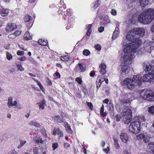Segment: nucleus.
<instances>
[{"label": "nucleus", "mask_w": 154, "mask_h": 154, "mask_svg": "<svg viewBox=\"0 0 154 154\" xmlns=\"http://www.w3.org/2000/svg\"><path fill=\"white\" fill-rule=\"evenodd\" d=\"M145 32L143 28H135L129 30L126 36V42L131 44L132 45L138 48L141 44V40L139 38L140 36H142Z\"/></svg>", "instance_id": "nucleus-1"}, {"label": "nucleus", "mask_w": 154, "mask_h": 154, "mask_svg": "<svg viewBox=\"0 0 154 154\" xmlns=\"http://www.w3.org/2000/svg\"><path fill=\"white\" fill-rule=\"evenodd\" d=\"M123 44L125 47L124 49L125 54L122 60V62L125 65H130L132 63L134 58V54L138 48H136L131 44H128V42H126L125 40L124 41Z\"/></svg>", "instance_id": "nucleus-2"}, {"label": "nucleus", "mask_w": 154, "mask_h": 154, "mask_svg": "<svg viewBox=\"0 0 154 154\" xmlns=\"http://www.w3.org/2000/svg\"><path fill=\"white\" fill-rule=\"evenodd\" d=\"M154 19V9L149 8L141 13L139 16V22L144 24L150 23Z\"/></svg>", "instance_id": "nucleus-3"}, {"label": "nucleus", "mask_w": 154, "mask_h": 154, "mask_svg": "<svg viewBox=\"0 0 154 154\" xmlns=\"http://www.w3.org/2000/svg\"><path fill=\"white\" fill-rule=\"evenodd\" d=\"M142 80L141 75H137L134 76L132 79L130 78L125 79L122 84L124 85H126L128 89L131 90L141 85Z\"/></svg>", "instance_id": "nucleus-4"}, {"label": "nucleus", "mask_w": 154, "mask_h": 154, "mask_svg": "<svg viewBox=\"0 0 154 154\" xmlns=\"http://www.w3.org/2000/svg\"><path fill=\"white\" fill-rule=\"evenodd\" d=\"M122 114V120L124 123L128 124L132 119V112L131 110L128 107L125 108L121 113Z\"/></svg>", "instance_id": "nucleus-5"}, {"label": "nucleus", "mask_w": 154, "mask_h": 154, "mask_svg": "<svg viewBox=\"0 0 154 154\" xmlns=\"http://www.w3.org/2000/svg\"><path fill=\"white\" fill-rule=\"evenodd\" d=\"M140 95L145 100L149 101H154V93L151 90L143 89L140 92Z\"/></svg>", "instance_id": "nucleus-6"}, {"label": "nucleus", "mask_w": 154, "mask_h": 154, "mask_svg": "<svg viewBox=\"0 0 154 154\" xmlns=\"http://www.w3.org/2000/svg\"><path fill=\"white\" fill-rule=\"evenodd\" d=\"M140 130V123L139 122L134 121L131 123L129 127L130 131L134 134L138 133Z\"/></svg>", "instance_id": "nucleus-7"}, {"label": "nucleus", "mask_w": 154, "mask_h": 154, "mask_svg": "<svg viewBox=\"0 0 154 154\" xmlns=\"http://www.w3.org/2000/svg\"><path fill=\"white\" fill-rule=\"evenodd\" d=\"M151 71L148 73L143 75L142 78V81L150 82L152 81L154 79V75Z\"/></svg>", "instance_id": "nucleus-8"}, {"label": "nucleus", "mask_w": 154, "mask_h": 154, "mask_svg": "<svg viewBox=\"0 0 154 154\" xmlns=\"http://www.w3.org/2000/svg\"><path fill=\"white\" fill-rule=\"evenodd\" d=\"M130 67L128 65H124L121 68V75L123 77H125L129 72Z\"/></svg>", "instance_id": "nucleus-9"}, {"label": "nucleus", "mask_w": 154, "mask_h": 154, "mask_svg": "<svg viewBox=\"0 0 154 154\" xmlns=\"http://www.w3.org/2000/svg\"><path fill=\"white\" fill-rule=\"evenodd\" d=\"M16 28L17 26L15 23H10L8 24L5 28V30L7 32H9L13 30Z\"/></svg>", "instance_id": "nucleus-10"}, {"label": "nucleus", "mask_w": 154, "mask_h": 154, "mask_svg": "<svg viewBox=\"0 0 154 154\" xmlns=\"http://www.w3.org/2000/svg\"><path fill=\"white\" fill-rule=\"evenodd\" d=\"M99 67L100 68V72L102 74H104L106 72V66L105 63H102L100 65Z\"/></svg>", "instance_id": "nucleus-11"}, {"label": "nucleus", "mask_w": 154, "mask_h": 154, "mask_svg": "<svg viewBox=\"0 0 154 154\" xmlns=\"http://www.w3.org/2000/svg\"><path fill=\"white\" fill-rule=\"evenodd\" d=\"M52 134L54 135H56L57 134L59 138L62 137L63 134V132L59 128L54 129L53 131Z\"/></svg>", "instance_id": "nucleus-12"}, {"label": "nucleus", "mask_w": 154, "mask_h": 154, "mask_svg": "<svg viewBox=\"0 0 154 154\" xmlns=\"http://www.w3.org/2000/svg\"><path fill=\"white\" fill-rule=\"evenodd\" d=\"M120 137L122 141L125 143H126L128 140L129 136L125 133H122L120 135Z\"/></svg>", "instance_id": "nucleus-13"}, {"label": "nucleus", "mask_w": 154, "mask_h": 154, "mask_svg": "<svg viewBox=\"0 0 154 154\" xmlns=\"http://www.w3.org/2000/svg\"><path fill=\"white\" fill-rule=\"evenodd\" d=\"M153 137L151 133H146L145 134L143 135V140L146 143L148 142L149 141L150 139Z\"/></svg>", "instance_id": "nucleus-14"}, {"label": "nucleus", "mask_w": 154, "mask_h": 154, "mask_svg": "<svg viewBox=\"0 0 154 154\" xmlns=\"http://www.w3.org/2000/svg\"><path fill=\"white\" fill-rule=\"evenodd\" d=\"M9 13L8 9H5L2 8L0 9V13L1 15L3 17H5L8 15Z\"/></svg>", "instance_id": "nucleus-15"}, {"label": "nucleus", "mask_w": 154, "mask_h": 154, "mask_svg": "<svg viewBox=\"0 0 154 154\" xmlns=\"http://www.w3.org/2000/svg\"><path fill=\"white\" fill-rule=\"evenodd\" d=\"M119 28L116 27L115 31L113 32L112 38L113 40L116 39L117 37L119 35Z\"/></svg>", "instance_id": "nucleus-16"}, {"label": "nucleus", "mask_w": 154, "mask_h": 154, "mask_svg": "<svg viewBox=\"0 0 154 154\" xmlns=\"http://www.w3.org/2000/svg\"><path fill=\"white\" fill-rule=\"evenodd\" d=\"M34 142L37 144L43 143V141L42 140V138L38 137L36 136L33 138Z\"/></svg>", "instance_id": "nucleus-17"}, {"label": "nucleus", "mask_w": 154, "mask_h": 154, "mask_svg": "<svg viewBox=\"0 0 154 154\" xmlns=\"http://www.w3.org/2000/svg\"><path fill=\"white\" fill-rule=\"evenodd\" d=\"M46 102L44 100L38 103V104L39 106V109L42 110L44 109V107L46 104Z\"/></svg>", "instance_id": "nucleus-18"}, {"label": "nucleus", "mask_w": 154, "mask_h": 154, "mask_svg": "<svg viewBox=\"0 0 154 154\" xmlns=\"http://www.w3.org/2000/svg\"><path fill=\"white\" fill-rule=\"evenodd\" d=\"M38 43L40 45L45 46L47 45L48 42L45 39H40L38 41Z\"/></svg>", "instance_id": "nucleus-19"}, {"label": "nucleus", "mask_w": 154, "mask_h": 154, "mask_svg": "<svg viewBox=\"0 0 154 154\" xmlns=\"http://www.w3.org/2000/svg\"><path fill=\"white\" fill-rule=\"evenodd\" d=\"M145 66L144 67V70L145 71H149L151 69V70L152 69V66H151L150 65V64L149 63H147L145 65Z\"/></svg>", "instance_id": "nucleus-20"}, {"label": "nucleus", "mask_w": 154, "mask_h": 154, "mask_svg": "<svg viewBox=\"0 0 154 154\" xmlns=\"http://www.w3.org/2000/svg\"><path fill=\"white\" fill-rule=\"evenodd\" d=\"M149 0H140V4L143 7H145L148 4Z\"/></svg>", "instance_id": "nucleus-21"}, {"label": "nucleus", "mask_w": 154, "mask_h": 154, "mask_svg": "<svg viewBox=\"0 0 154 154\" xmlns=\"http://www.w3.org/2000/svg\"><path fill=\"white\" fill-rule=\"evenodd\" d=\"M64 126L66 129V131L69 133L71 134L72 132V131L69 125L67 123H65Z\"/></svg>", "instance_id": "nucleus-22"}, {"label": "nucleus", "mask_w": 154, "mask_h": 154, "mask_svg": "<svg viewBox=\"0 0 154 154\" xmlns=\"http://www.w3.org/2000/svg\"><path fill=\"white\" fill-rule=\"evenodd\" d=\"M149 147L150 149V153L154 154V143H150L149 144Z\"/></svg>", "instance_id": "nucleus-23"}, {"label": "nucleus", "mask_w": 154, "mask_h": 154, "mask_svg": "<svg viewBox=\"0 0 154 154\" xmlns=\"http://www.w3.org/2000/svg\"><path fill=\"white\" fill-rule=\"evenodd\" d=\"M25 40H28L32 39V37L30 35L29 33L28 32H26L24 35Z\"/></svg>", "instance_id": "nucleus-24"}, {"label": "nucleus", "mask_w": 154, "mask_h": 154, "mask_svg": "<svg viewBox=\"0 0 154 154\" xmlns=\"http://www.w3.org/2000/svg\"><path fill=\"white\" fill-rule=\"evenodd\" d=\"M32 17L31 16L27 15L25 17L24 20L25 22H29V23L30 22L32 21Z\"/></svg>", "instance_id": "nucleus-25"}, {"label": "nucleus", "mask_w": 154, "mask_h": 154, "mask_svg": "<svg viewBox=\"0 0 154 154\" xmlns=\"http://www.w3.org/2000/svg\"><path fill=\"white\" fill-rule=\"evenodd\" d=\"M86 26L88 27L87 28H88L86 32V35L88 36H89L92 30L91 28L92 26V24H89Z\"/></svg>", "instance_id": "nucleus-26"}, {"label": "nucleus", "mask_w": 154, "mask_h": 154, "mask_svg": "<svg viewBox=\"0 0 154 154\" xmlns=\"http://www.w3.org/2000/svg\"><path fill=\"white\" fill-rule=\"evenodd\" d=\"M12 100L13 99L11 97H10L8 98L7 105L9 108H10L12 106Z\"/></svg>", "instance_id": "nucleus-27"}, {"label": "nucleus", "mask_w": 154, "mask_h": 154, "mask_svg": "<svg viewBox=\"0 0 154 154\" xmlns=\"http://www.w3.org/2000/svg\"><path fill=\"white\" fill-rule=\"evenodd\" d=\"M29 125H34V126L37 127H39L40 126L39 124L33 121H31L29 122Z\"/></svg>", "instance_id": "nucleus-28"}, {"label": "nucleus", "mask_w": 154, "mask_h": 154, "mask_svg": "<svg viewBox=\"0 0 154 154\" xmlns=\"http://www.w3.org/2000/svg\"><path fill=\"white\" fill-rule=\"evenodd\" d=\"M54 119L58 122H63V118L60 116H57L54 117Z\"/></svg>", "instance_id": "nucleus-29"}, {"label": "nucleus", "mask_w": 154, "mask_h": 154, "mask_svg": "<svg viewBox=\"0 0 154 154\" xmlns=\"http://www.w3.org/2000/svg\"><path fill=\"white\" fill-rule=\"evenodd\" d=\"M78 69H80V71L81 72H84L85 70V68L83 67L81 64H79L77 66Z\"/></svg>", "instance_id": "nucleus-30"}, {"label": "nucleus", "mask_w": 154, "mask_h": 154, "mask_svg": "<svg viewBox=\"0 0 154 154\" xmlns=\"http://www.w3.org/2000/svg\"><path fill=\"white\" fill-rule=\"evenodd\" d=\"M148 110L149 112L152 115L154 114V106H152L149 107Z\"/></svg>", "instance_id": "nucleus-31"}, {"label": "nucleus", "mask_w": 154, "mask_h": 154, "mask_svg": "<svg viewBox=\"0 0 154 154\" xmlns=\"http://www.w3.org/2000/svg\"><path fill=\"white\" fill-rule=\"evenodd\" d=\"M114 145L116 149H119V146L118 143V140L117 138H114Z\"/></svg>", "instance_id": "nucleus-32"}, {"label": "nucleus", "mask_w": 154, "mask_h": 154, "mask_svg": "<svg viewBox=\"0 0 154 154\" xmlns=\"http://www.w3.org/2000/svg\"><path fill=\"white\" fill-rule=\"evenodd\" d=\"M100 0H97L95 2L94 8V9H96L97 7H98L100 4Z\"/></svg>", "instance_id": "nucleus-33"}, {"label": "nucleus", "mask_w": 154, "mask_h": 154, "mask_svg": "<svg viewBox=\"0 0 154 154\" xmlns=\"http://www.w3.org/2000/svg\"><path fill=\"white\" fill-rule=\"evenodd\" d=\"M69 58V57L68 55H66L63 56H61L60 57L61 60L63 61H67Z\"/></svg>", "instance_id": "nucleus-34"}, {"label": "nucleus", "mask_w": 154, "mask_h": 154, "mask_svg": "<svg viewBox=\"0 0 154 154\" xmlns=\"http://www.w3.org/2000/svg\"><path fill=\"white\" fill-rule=\"evenodd\" d=\"M138 120L139 121H137L139 122L140 123V122H143L145 121V119L144 116H140L139 117Z\"/></svg>", "instance_id": "nucleus-35"}, {"label": "nucleus", "mask_w": 154, "mask_h": 154, "mask_svg": "<svg viewBox=\"0 0 154 154\" xmlns=\"http://www.w3.org/2000/svg\"><path fill=\"white\" fill-rule=\"evenodd\" d=\"M123 154H131V152L130 150L128 149H125L123 151Z\"/></svg>", "instance_id": "nucleus-36"}, {"label": "nucleus", "mask_w": 154, "mask_h": 154, "mask_svg": "<svg viewBox=\"0 0 154 154\" xmlns=\"http://www.w3.org/2000/svg\"><path fill=\"white\" fill-rule=\"evenodd\" d=\"M17 70H18L22 71L24 70V68L22 66L20 65H17Z\"/></svg>", "instance_id": "nucleus-37"}, {"label": "nucleus", "mask_w": 154, "mask_h": 154, "mask_svg": "<svg viewBox=\"0 0 154 154\" xmlns=\"http://www.w3.org/2000/svg\"><path fill=\"white\" fill-rule=\"evenodd\" d=\"M90 54V51L87 49H85L83 51V54L84 55L87 56L88 55Z\"/></svg>", "instance_id": "nucleus-38"}, {"label": "nucleus", "mask_w": 154, "mask_h": 154, "mask_svg": "<svg viewBox=\"0 0 154 154\" xmlns=\"http://www.w3.org/2000/svg\"><path fill=\"white\" fill-rule=\"evenodd\" d=\"M75 81L79 84L81 85L82 83V79L80 77H77L75 79Z\"/></svg>", "instance_id": "nucleus-39"}, {"label": "nucleus", "mask_w": 154, "mask_h": 154, "mask_svg": "<svg viewBox=\"0 0 154 154\" xmlns=\"http://www.w3.org/2000/svg\"><path fill=\"white\" fill-rule=\"evenodd\" d=\"M6 55H7V58L9 60L11 59L12 58V55L10 54L9 52H7L6 53Z\"/></svg>", "instance_id": "nucleus-40"}, {"label": "nucleus", "mask_w": 154, "mask_h": 154, "mask_svg": "<svg viewBox=\"0 0 154 154\" xmlns=\"http://www.w3.org/2000/svg\"><path fill=\"white\" fill-rule=\"evenodd\" d=\"M35 81L37 83V85L39 86L40 89L43 91L44 88L40 82H39L37 80H35Z\"/></svg>", "instance_id": "nucleus-41"}, {"label": "nucleus", "mask_w": 154, "mask_h": 154, "mask_svg": "<svg viewBox=\"0 0 154 154\" xmlns=\"http://www.w3.org/2000/svg\"><path fill=\"white\" fill-rule=\"evenodd\" d=\"M64 14L66 16H71V12L70 10L69 9H67L66 11L64 12Z\"/></svg>", "instance_id": "nucleus-42"}, {"label": "nucleus", "mask_w": 154, "mask_h": 154, "mask_svg": "<svg viewBox=\"0 0 154 154\" xmlns=\"http://www.w3.org/2000/svg\"><path fill=\"white\" fill-rule=\"evenodd\" d=\"M116 121L117 122L120 121V119H122V117L120 115L117 114L116 116Z\"/></svg>", "instance_id": "nucleus-43"}, {"label": "nucleus", "mask_w": 154, "mask_h": 154, "mask_svg": "<svg viewBox=\"0 0 154 154\" xmlns=\"http://www.w3.org/2000/svg\"><path fill=\"white\" fill-rule=\"evenodd\" d=\"M17 106L20 109L21 108V106L20 105L18 106L16 100L14 101V103L12 104V106Z\"/></svg>", "instance_id": "nucleus-44"}, {"label": "nucleus", "mask_w": 154, "mask_h": 154, "mask_svg": "<svg viewBox=\"0 0 154 154\" xmlns=\"http://www.w3.org/2000/svg\"><path fill=\"white\" fill-rule=\"evenodd\" d=\"M94 48L96 49L98 51H100L101 50V47L100 45L98 44L95 45L94 46Z\"/></svg>", "instance_id": "nucleus-45"}, {"label": "nucleus", "mask_w": 154, "mask_h": 154, "mask_svg": "<svg viewBox=\"0 0 154 154\" xmlns=\"http://www.w3.org/2000/svg\"><path fill=\"white\" fill-rule=\"evenodd\" d=\"M58 146V144L57 143H55L52 144V147L53 148V150H54L55 149L57 148Z\"/></svg>", "instance_id": "nucleus-46"}, {"label": "nucleus", "mask_w": 154, "mask_h": 154, "mask_svg": "<svg viewBox=\"0 0 154 154\" xmlns=\"http://www.w3.org/2000/svg\"><path fill=\"white\" fill-rule=\"evenodd\" d=\"M41 133L42 134H43L46 137H47V134H46V131L45 129H43L41 131Z\"/></svg>", "instance_id": "nucleus-47"}, {"label": "nucleus", "mask_w": 154, "mask_h": 154, "mask_svg": "<svg viewBox=\"0 0 154 154\" xmlns=\"http://www.w3.org/2000/svg\"><path fill=\"white\" fill-rule=\"evenodd\" d=\"M137 139H143V134H140L137 136Z\"/></svg>", "instance_id": "nucleus-48"}, {"label": "nucleus", "mask_w": 154, "mask_h": 154, "mask_svg": "<svg viewBox=\"0 0 154 154\" xmlns=\"http://www.w3.org/2000/svg\"><path fill=\"white\" fill-rule=\"evenodd\" d=\"M129 100L128 99H126L125 100H124L122 101V103L123 104V106H124L125 104H126L129 102Z\"/></svg>", "instance_id": "nucleus-49"}, {"label": "nucleus", "mask_w": 154, "mask_h": 154, "mask_svg": "<svg viewBox=\"0 0 154 154\" xmlns=\"http://www.w3.org/2000/svg\"><path fill=\"white\" fill-rule=\"evenodd\" d=\"M111 14L115 16L116 15V11L114 9H112L110 11Z\"/></svg>", "instance_id": "nucleus-50"}, {"label": "nucleus", "mask_w": 154, "mask_h": 154, "mask_svg": "<svg viewBox=\"0 0 154 154\" xmlns=\"http://www.w3.org/2000/svg\"><path fill=\"white\" fill-rule=\"evenodd\" d=\"M8 37L9 38H16V37L15 35H14V34H10L8 35Z\"/></svg>", "instance_id": "nucleus-51"}, {"label": "nucleus", "mask_w": 154, "mask_h": 154, "mask_svg": "<svg viewBox=\"0 0 154 154\" xmlns=\"http://www.w3.org/2000/svg\"><path fill=\"white\" fill-rule=\"evenodd\" d=\"M54 76L56 79L59 78L60 77V75L59 73L56 72L54 75Z\"/></svg>", "instance_id": "nucleus-52"}, {"label": "nucleus", "mask_w": 154, "mask_h": 154, "mask_svg": "<svg viewBox=\"0 0 154 154\" xmlns=\"http://www.w3.org/2000/svg\"><path fill=\"white\" fill-rule=\"evenodd\" d=\"M16 37L18 36L21 34V32L19 31H16L14 33Z\"/></svg>", "instance_id": "nucleus-53"}, {"label": "nucleus", "mask_w": 154, "mask_h": 154, "mask_svg": "<svg viewBox=\"0 0 154 154\" xmlns=\"http://www.w3.org/2000/svg\"><path fill=\"white\" fill-rule=\"evenodd\" d=\"M87 105L92 110L93 109V105L91 102L87 103Z\"/></svg>", "instance_id": "nucleus-54"}, {"label": "nucleus", "mask_w": 154, "mask_h": 154, "mask_svg": "<svg viewBox=\"0 0 154 154\" xmlns=\"http://www.w3.org/2000/svg\"><path fill=\"white\" fill-rule=\"evenodd\" d=\"M17 54L18 55H23L24 54V52L22 51H17Z\"/></svg>", "instance_id": "nucleus-55"}, {"label": "nucleus", "mask_w": 154, "mask_h": 154, "mask_svg": "<svg viewBox=\"0 0 154 154\" xmlns=\"http://www.w3.org/2000/svg\"><path fill=\"white\" fill-rule=\"evenodd\" d=\"M34 154H37L38 153V149L37 147H35L33 149Z\"/></svg>", "instance_id": "nucleus-56"}, {"label": "nucleus", "mask_w": 154, "mask_h": 154, "mask_svg": "<svg viewBox=\"0 0 154 154\" xmlns=\"http://www.w3.org/2000/svg\"><path fill=\"white\" fill-rule=\"evenodd\" d=\"M107 23H108L107 21L106 20H104L103 19L101 20V21L100 23L101 24V25H105Z\"/></svg>", "instance_id": "nucleus-57"}, {"label": "nucleus", "mask_w": 154, "mask_h": 154, "mask_svg": "<svg viewBox=\"0 0 154 154\" xmlns=\"http://www.w3.org/2000/svg\"><path fill=\"white\" fill-rule=\"evenodd\" d=\"M26 142L25 140H21L20 141V144L23 146Z\"/></svg>", "instance_id": "nucleus-58"}, {"label": "nucleus", "mask_w": 154, "mask_h": 154, "mask_svg": "<svg viewBox=\"0 0 154 154\" xmlns=\"http://www.w3.org/2000/svg\"><path fill=\"white\" fill-rule=\"evenodd\" d=\"M19 60L22 61H23L26 60V57L25 56H23L20 58H19Z\"/></svg>", "instance_id": "nucleus-59"}, {"label": "nucleus", "mask_w": 154, "mask_h": 154, "mask_svg": "<svg viewBox=\"0 0 154 154\" xmlns=\"http://www.w3.org/2000/svg\"><path fill=\"white\" fill-rule=\"evenodd\" d=\"M64 146L65 148L67 149L68 147H69L70 145L69 144L67 143H65L64 144Z\"/></svg>", "instance_id": "nucleus-60"}, {"label": "nucleus", "mask_w": 154, "mask_h": 154, "mask_svg": "<svg viewBox=\"0 0 154 154\" xmlns=\"http://www.w3.org/2000/svg\"><path fill=\"white\" fill-rule=\"evenodd\" d=\"M100 115L103 117H105L106 115V114L105 112H104V111H103V112L100 111Z\"/></svg>", "instance_id": "nucleus-61"}, {"label": "nucleus", "mask_w": 154, "mask_h": 154, "mask_svg": "<svg viewBox=\"0 0 154 154\" xmlns=\"http://www.w3.org/2000/svg\"><path fill=\"white\" fill-rule=\"evenodd\" d=\"M103 151L106 153H108L109 151V147H107L106 149H103Z\"/></svg>", "instance_id": "nucleus-62"}, {"label": "nucleus", "mask_w": 154, "mask_h": 154, "mask_svg": "<svg viewBox=\"0 0 154 154\" xmlns=\"http://www.w3.org/2000/svg\"><path fill=\"white\" fill-rule=\"evenodd\" d=\"M104 27H103L101 26L98 28V30L99 32H101L104 30Z\"/></svg>", "instance_id": "nucleus-63"}, {"label": "nucleus", "mask_w": 154, "mask_h": 154, "mask_svg": "<svg viewBox=\"0 0 154 154\" xmlns=\"http://www.w3.org/2000/svg\"><path fill=\"white\" fill-rule=\"evenodd\" d=\"M8 154H17V152L14 150H13L10 151Z\"/></svg>", "instance_id": "nucleus-64"}]
</instances>
